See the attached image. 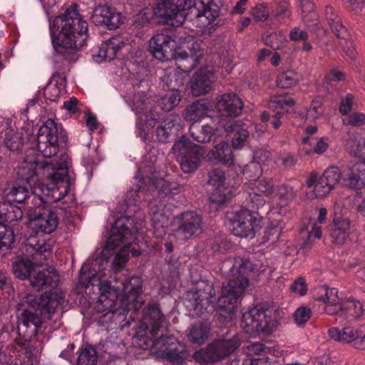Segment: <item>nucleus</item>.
Returning a JSON list of instances; mask_svg holds the SVG:
<instances>
[{
    "instance_id": "f257e3e1",
    "label": "nucleus",
    "mask_w": 365,
    "mask_h": 365,
    "mask_svg": "<svg viewBox=\"0 0 365 365\" xmlns=\"http://www.w3.org/2000/svg\"><path fill=\"white\" fill-rule=\"evenodd\" d=\"M69 162L66 156H61L59 160L36 162L24 161L16 169L17 179L25 182L32 188L31 183L37 180L36 168L39 167L43 170L48 182L46 188L51 192L49 194L53 201L63 198L68 192L70 187V178L68 176Z\"/></svg>"
},
{
    "instance_id": "f03ea898",
    "label": "nucleus",
    "mask_w": 365,
    "mask_h": 365,
    "mask_svg": "<svg viewBox=\"0 0 365 365\" xmlns=\"http://www.w3.org/2000/svg\"><path fill=\"white\" fill-rule=\"evenodd\" d=\"M53 26L60 29L58 36L52 38L55 51L68 61H76L77 52L88 39V24L78 13L77 6L68 8L64 14L57 16Z\"/></svg>"
},
{
    "instance_id": "7ed1b4c3",
    "label": "nucleus",
    "mask_w": 365,
    "mask_h": 365,
    "mask_svg": "<svg viewBox=\"0 0 365 365\" xmlns=\"http://www.w3.org/2000/svg\"><path fill=\"white\" fill-rule=\"evenodd\" d=\"M63 298L58 293L44 294L40 297L29 295L24 309L18 317L17 331L19 336H26L28 332L36 335L42 323L51 319L56 309L63 303Z\"/></svg>"
},
{
    "instance_id": "20e7f679",
    "label": "nucleus",
    "mask_w": 365,
    "mask_h": 365,
    "mask_svg": "<svg viewBox=\"0 0 365 365\" xmlns=\"http://www.w3.org/2000/svg\"><path fill=\"white\" fill-rule=\"evenodd\" d=\"M90 286H96L99 289L100 296L96 308L98 312H106L103 317L112 314L110 317L112 319L115 315L120 316L126 310L124 306L118 305V297L122 294L119 282L115 281L113 284L111 282H102L96 272L84 264L79 272L77 288L82 292Z\"/></svg>"
},
{
    "instance_id": "39448f33",
    "label": "nucleus",
    "mask_w": 365,
    "mask_h": 365,
    "mask_svg": "<svg viewBox=\"0 0 365 365\" xmlns=\"http://www.w3.org/2000/svg\"><path fill=\"white\" fill-rule=\"evenodd\" d=\"M253 270L254 264L250 259L242 260L238 268L232 269V277L227 285L222 286L221 296L218 299L221 314H234L235 304L248 285V274Z\"/></svg>"
},
{
    "instance_id": "423d86ee",
    "label": "nucleus",
    "mask_w": 365,
    "mask_h": 365,
    "mask_svg": "<svg viewBox=\"0 0 365 365\" xmlns=\"http://www.w3.org/2000/svg\"><path fill=\"white\" fill-rule=\"evenodd\" d=\"M240 344L239 334L235 331L228 330L206 348L195 351L193 357L200 364L217 362L232 354Z\"/></svg>"
},
{
    "instance_id": "0eeeda50",
    "label": "nucleus",
    "mask_w": 365,
    "mask_h": 365,
    "mask_svg": "<svg viewBox=\"0 0 365 365\" xmlns=\"http://www.w3.org/2000/svg\"><path fill=\"white\" fill-rule=\"evenodd\" d=\"M195 0H160L153 8V15L158 23L178 27L187 18L190 19V7Z\"/></svg>"
},
{
    "instance_id": "6e6552de",
    "label": "nucleus",
    "mask_w": 365,
    "mask_h": 365,
    "mask_svg": "<svg viewBox=\"0 0 365 365\" xmlns=\"http://www.w3.org/2000/svg\"><path fill=\"white\" fill-rule=\"evenodd\" d=\"M160 332L158 337L143 340L142 346L150 349L158 358L165 359L173 364L182 365L185 358V347L173 336H165Z\"/></svg>"
},
{
    "instance_id": "1a4fd4ad",
    "label": "nucleus",
    "mask_w": 365,
    "mask_h": 365,
    "mask_svg": "<svg viewBox=\"0 0 365 365\" xmlns=\"http://www.w3.org/2000/svg\"><path fill=\"white\" fill-rule=\"evenodd\" d=\"M273 309L262 304H258L243 314L241 327L247 334H256L262 332L270 334L277 325Z\"/></svg>"
},
{
    "instance_id": "9d476101",
    "label": "nucleus",
    "mask_w": 365,
    "mask_h": 365,
    "mask_svg": "<svg viewBox=\"0 0 365 365\" xmlns=\"http://www.w3.org/2000/svg\"><path fill=\"white\" fill-rule=\"evenodd\" d=\"M66 132L58 128L52 119H48L38 129L36 138L37 149L45 158L56 155L61 144L67 142Z\"/></svg>"
},
{
    "instance_id": "9b49d317",
    "label": "nucleus",
    "mask_w": 365,
    "mask_h": 365,
    "mask_svg": "<svg viewBox=\"0 0 365 365\" xmlns=\"http://www.w3.org/2000/svg\"><path fill=\"white\" fill-rule=\"evenodd\" d=\"M169 322L163 314L159 304H150L143 309V318L136 327L135 336L143 341L158 337L160 332L167 331Z\"/></svg>"
},
{
    "instance_id": "f8f14e48",
    "label": "nucleus",
    "mask_w": 365,
    "mask_h": 365,
    "mask_svg": "<svg viewBox=\"0 0 365 365\" xmlns=\"http://www.w3.org/2000/svg\"><path fill=\"white\" fill-rule=\"evenodd\" d=\"M133 236V220L130 217H120L113 223L110 235L107 239L105 245V250L111 251L122 244L129 247V252L133 257L140 256L141 252L134 248H130Z\"/></svg>"
},
{
    "instance_id": "ddd939ff",
    "label": "nucleus",
    "mask_w": 365,
    "mask_h": 365,
    "mask_svg": "<svg viewBox=\"0 0 365 365\" xmlns=\"http://www.w3.org/2000/svg\"><path fill=\"white\" fill-rule=\"evenodd\" d=\"M227 218L232 233L240 237H253L261 227L258 213L246 208L230 213Z\"/></svg>"
},
{
    "instance_id": "4468645a",
    "label": "nucleus",
    "mask_w": 365,
    "mask_h": 365,
    "mask_svg": "<svg viewBox=\"0 0 365 365\" xmlns=\"http://www.w3.org/2000/svg\"><path fill=\"white\" fill-rule=\"evenodd\" d=\"M340 181L344 185V167L341 170L336 166H331L320 177L312 173L306 183L308 187L313 188L312 191L317 198H324Z\"/></svg>"
},
{
    "instance_id": "2eb2a0df",
    "label": "nucleus",
    "mask_w": 365,
    "mask_h": 365,
    "mask_svg": "<svg viewBox=\"0 0 365 365\" xmlns=\"http://www.w3.org/2000/svg\"><path fill=\"white\" fill-rule=\"evenodd\" d=\"M190 296L197 314H211L215 310V291L212 284L203 281L198 282Z\"/></svg>"
},
{
    "instance_id": "dca6fc26",
    "label": "nucleus",
    "mask_w": 365,
    "mask_h": 365,
    "mask_svg": "<svg viewBox=\"0 0 365 365\" xmlns=\"http://www.w3.org/2000/svg\"><path fill=\"white\" fill-rule=\"evenodd\" d=\"M59 224L58 215L56 211L48 210L29 215L28 227L34 236H43L53 233Z\"/></svg>"
},
{
    "instance_id": "f3484780",
    "label": "nucleus",
    "mask_w": 365,
    "mask_h": 365,
    "mask_svg": "<svg viewBox=\"0 0 365 365\" xmlns=\"http://www.w3.org/2000/svg\"><path fill=\"white\" fill-rule=\"evenodd\" d=\"M123 298L121 305L127 311H138L143 306L144 302L140 295L143 292V280L139 277H133L124 279L119 283Z\"/></svg>"
},
{
    "instance_id": "a211bd4d",
    "label": "nucleus",
    "mask_w": 365,
    "mask_h": 365,
    "mask_svg": "<svg viewBox=\"0 0 365 365\" xmlns=\"http://www.w3.org/2000/svg\"><path fill=\"white\" fill-rule=\"evenodd\" d=\"M175 38L165 33H158L149 42V51L153 56L161 62L173 60L177 52Z\"/></svg>"
},
{
    "instance_id": "6ab92c4d",
    "label": "nucleus",
    "mask_w": 365,
    "mask_h": 365,
    "mask_svg": "<svg viewBox=\"0 0 365 365\" xmlns=\"http://www.w3.org/2000/svg\"><path fill=\"white\" fill-rule=\"evenodd\" d=\"M199 3L198 6L195 2L190 7V20L195 17L200 24V26L205 27L212 24L222 14L224 0H199Z\"/></svg>"
},
{
    "instance_id": "aec40b11",
    "label": "nucleus",
    "mask_w": 365,
    "mask_h": 365,
    "mask_svg": "<svg viewBox=\"0 0 365 365\" xmlns=\"http://www.w3.org/2000/svg\"><path fill=\"white\" fill-rule=\"evenodd\" d=\"M90 20L94 25L108 30H115L123 24L121 13L107 4L95 6Z\"/></svg>"
},
{
    "instance_id": "412c9836",
    "label": "nucleus",
    "mask_w": 365,
    "mask_h": 365,
    "mask_svg": "<svg viewBox=\"0 0 365 365\" xmlns=\"http://www.w3.org/2000/svg\"><path fill=\"white\" fill-rule=\"evenodd\" d=\"M178 227L173 230L174 236L185 241L202 232V218L195 212H185L176 217Z\"/></svg>"
},
{
    "instance_id": "4be33fe9",
    "label": "nucleus",
    "mask_w": 365,
    "mask_h": 365,
    "mask_svg": "<svg viewBox=\"0 0 365 365\" xmlns=\"http://www.w3.org/2000/svg\"><path fill=\"white\" fill-rule=\"evenodd\" d=\"M224 120L219 117H210L207 121L191 123L189 132L194 140L200 143H207L211 141L216 132L223 129Z\"/></svg>"
},
{
    "instance_id": "5701e85b",
    "label": "nucleus",
    "mask_w": 365,
    "mask_h": 365,
    "mask_svg": "<svg viewBox=\"0 0 365 365\" xmlns=\"http://www.w3.org/2000/svg\"><path fill=\"white\" fill-rule=\"evenodd\" d=\"M243 107L242 100L235 93H224L217 97L215 108L220 115L215 117L222 118L225 121H228L240 115Z\"/></svg>"
},
{
    "instance_id": "b1692460",
    "label": "nucleus",
    "mask_w": 365,
    "mask_h": 365,
    "mask_svg": "<svg viewBox=\"0 0 365 365\" xmlns=\"http://www.w3.org/2000/svg\"><path fill=\"white\" fill-rule=\"evenodd\" d=\"M36 236L30 234L25 243L26 253L23 254L31 260L37 267L41 266L50 257L51 252L50 245L43 240L36 242Z\"/></svg>"
},
{
    "instance_id": "393cba45",
    "label": "nucleus",
    "mask_w": 365,
    "mask_h": 365,
    "mask_svg": "<svg viewBox=\"0 0 365 365\" xmlns=\"http://www.w3.org/2000/svg\"><path fill=\"white\" fill-rule=\"evenodd\" d=\"M30 286L36 291L54 288L59 282V276L55 268L50 267L40 271L33 272L29 279Z\"/></svg>"
},
{
    "instance_id": "a878e982",
    "label": "nucleus",
    "mask_w": 365,
    "mask_h": 365,
    "mask_svg": "<svg viewBox=\"0 0 365 365\" xmlns=\"http://www.w3.org/2000/svg\"><path fill=\"white\" fill-rule=\"evenodd\" d=\"M182 120L180 115L171 113L163 118L161 124L156 129L158 141L168 143L177 136L178 132L182 128Z\"/></svg>"
},
{
    "instance_id": "bb28decb",
    "label": "nucleus",
    "mask_w": 365,
    "mask_h": 365,
    "mask_svg": "<svg viewBox=\"0 0 365 365\" xmlns=\"http://www.w3.org/2000/svg\"><path fill=\"white\" fill-rule=\"evenodd\" d=\"M208 176V184L216 187L209 198L210 206L217 208L223 205L228 200L225 194L221 193L225 180V175L221 169L215 168L209 172Z\"/></svg>"
},
{
    "instance_id": "cd10ccee",
    "label": "nucleus",
    "mask_w": 365,
    "mask_h": 365,
    "mask_svg": "<svg viewBox=\"0 0 365 365\" xmlns=\"http://www.w3.org/2000/svg\"><path fill=\"white\" fill-rule=\"evenodd\" d=\"M148 190L155 192L160 198L173 196L181 192L182 187L176 182L170 181L166 178L153 177L148 180Z\"/></svg>"
},
{
    "instance_id": "c85d7f7f",
    "label": "nucleus",
    "mask_w": 365,
    "mask_h": 365,
    "mask_svg": "<svg viewBox=\"0 0 365 365\" xmlns=\"http://www.w3.org/2000/svg\"><path fill=\"white\" fill-rule=\"evenodd\" d=\"M223 129L227 133H234L231 143L235 149L242 148L250 135L247 125L235 119L224 120Z\"/></svg>"
},
{
    "instance_id": "c756f323",
    "label": "nucleus",
    "mask_w": 365,
    "mask_h": 365,
    "mask_svg": "<svg viewBox=\"0 0 365 365\" xmlns=\"http://www.w3.org/2000/svg\"><path fill=\"white\" fill-rule=\"evenodd\" d=\"M36 267L24 255H16L11 259L12 273L20 280L29 279Z\"/></svg>"
},
{
    "instance_id": "7c9ffc66",
    "label": "nucleus",
    "mask_w": 365,
    "mask_h": 365,
    "mask_svg": "<svg viewBox=\"0 0 365 365\" xmlns=\"http://www.w3.org/2000/svg\"><path fill=\"white\" fill-rule=\"evenodd\" d=\"M211 78L213 73L211 71L200 70L197 71L191 80V91L193 96H199L207 93L212 83Z\"/></svg>"
},
{
    "instance_id": "2f4dec72",
    "label": "nucleus",
    "mask_w": 365,
    "mask_h": 365,
    "mask_svg": "<svg viewBox=\"0 0 365 365\" xmlns=\"http://www.w3.org/2000/svg\"><path fill=\"white\" fill-rule=\"evenodd\" d=\"M350 221L348 219L335 216L329 226V235L331 242L337 245H342L349 236Z\"/></svg>"
},
{
    "instance_id": "473e14b6",
    "label": "nucleus",
    "mask_w": 365,
    "mask_h": 365,
    "mask_svg": "<svg viewBox=\"0 0 365 365\" xmlns=\"http://www.w3.org/2000/svg\"><path fill=\"white\" fill-rule=\"evenodd\" d=\"M31 189L29 187V185H13L3 191L2 199L4 200V202L9 205L12 203H24L29 197Z\"/></svg>"
},
{
    "instance_id": "72a5a7b5",
    "label": "nucleus",
    "mask_w": 365,
    "mask_h": 365,
    "mask_svg": "<svg viewBox=\"0 0 365 365\" xmlns=\"http://www.w3.org/2000/svg\"><path fill=\"white\" fill-rule=\"evenodd\" d=\"M172 150L178 159L192 154H199L203 150L202 147L193 143L186 135L175 140Z\"/></svg>"
},
{
    "instance_id": "f704fd0d",
    "label": "nucleus",
    "mask_w": 365,
    "mask_h": 365,
    "mask_svg": "<svg viewBox=\"0 0 365 365\" xmlns=\"http://www.w3.org/2000/svg\"><path fill=\"white\" fill-rule=\"evenodd\" d=\"M138 112V118L137 122V127L140 130V133H143L144 135L146 132L153 128L158 120L160 115L153 108H150L149 110L143 111L137 107Z\"/></svg>"
},
{
    "instance_id": "c9c22d12",
    "label": "nucleus",
    "mask_w": 365,
    "mask_h": 365,
    "mask_svg": "<svg viewBox=\"0 0 365 365\" xmlns=\"http://www.w3.org/2000/svg\"><path fill=\"white\" fill-rule=\"evenodd\" d=\"M325 16L330 29L338 38H344L346 36H349L346 28L342 24L340 18L331 6H326Z\"/></svg>"
},
{
    "instance_id": "e433bc0d",
    "label": "nucleus",
    "mask_w": 365,
    "mask_h": 365,
    "mask_svg": "<svg viewBox=\"0 0 365 365\" xmlns=\"http://www.w3.org/2000/svg\"><path fill=\"white\" fill-rule=\"evenodd\" d=\"M124 43L118 38H112L103 42L98 50V56L104 61H111L116 57L117 53Z\"/></svg>"
},
{
    "instance_id": "4c0bfd02",
    "label": "nucleus",
    "mask_w": 365,
    "mask_h": 365,
    "mask_svg": "<svg viewBox=\"0 0 365 365\" xmlns=\"http://www.w3.org/2000/svg\"><path fill=\"white\" fill-rule=\"evenodd\" d=\"M341 320H356L364 314V309L359 301L349 299L342 302Z\"/></svg>"
},
{
    "instance_id": "58836bf2",
    "label": "nucleus",
    "mask_w": 365,
    "mask_h": 365,
    "mask_svg": "<svg viewBox=\"0 0 365 365\" xmlns=\"http://www.w3.org/2000/svg\"><path fill=\"white\" fill-rule=\"evenodd\" d=\"M358 329H354L351 327H344L340 329L336 327L330 328L328 331L329 336L334 341L341 343L349 344L357 338Z\"/></svg>"
},
{
    "instance_id": "ea45409f",
    "label": "nucleus",
    "mask_w": 365,
    "mask_h": 365,
    "mask_svg": "<svg viewBox=\"0 0 365 365\" xmlns=\"http://www.w3.org/2000/svg\"><path fill=\"white\" fill-rule=\"evenodd\" d=\"M212 156L224 165H230L233 164L234 158L232 151L229 144L221 141L217 144L210 152Z\"/></svg>"
},
{
    "instance_id": "a19ab883",
    "label": "nucleus",
    "mask_w": 365,
    "mask_h": 365,
    "mask_svg": "<svg viewBox=\"0 0 365 365\" xmlns=\"http://www.w3.org/2000/svg\"><path fill=\"white\" fill-rule=\"evenodd\" d=\"M207 107L200 101H196L186 106L183 112V117L187 121L200 123L199 121L205 115Z\"/></svg>"
},
{
    "instance_id": "79ce46f5",
    "label": "nucleus",
    "mask_w": 365,
    "mask_h": 365,
    "mask_svg": "<svg viewBox=\"0 0 365 365\" xmlns=\"http://www.w3.org/2000/svg\"><path fill=\"white\" fill-rule=\"evenodd\" d=\"M210 326L207 323L198 322L190 327L188 334L189 340L197 344H203L208 337Z\"/></svg>"
},
{
    "instance_id": "37998d69",
    "label": "nucleus",
    "mask_w": 365,
    "mask_h": 365,
    "mask_svg": "<svg viewBox=\"0 0 365 365\" xmlns=\"http://www.w3.org/2000/svg\"><path fill=\"white\" fill-rule=\"evenodd\" d=\"M162 81L164 86L171 91H178V89L184 85V78L178 70L167 72L162 77Z\"/></svg>"
},
{
    "instance_id": "c03bdc74",
    "label": "nucleus",
    "mask_w": 365,
    "mask_h": 365,
    "mask_svg": "<svg viewBox=\"0 0 365 365\" xmlns=\"http://www.w3.org/2000/svg\"><path fill=\"white\" fill-rule=\"evenodd\" d=\"M175 60L178 71L188 73L195 67V57L185 51L176 52Z\"/></svg>"
},
{
    "instance_id": "a18cd8bd",
    "label": "nucleus",
    "mask_w": 365,
    "mask_h": 365,
    "mask_svg": "<svg viewBox=\"0 0 365 365\" xmlns=\"http://www.w3.org/2000/svg\"><path fill=\"white\" fill-rule=\"evenodd\" d=\"M300 76L294 71H287L279 73L276 80L277 86L282 88H288L298 83Z\"/></svg>"
},
{
    "instance_id": "49530a36",
    "label": "nucleus",
    "mask_w": 365,
    "mask_h": 365,
    "mask_svg": "<svg viewBox=\"0 0 365 365\" xmlns=\"http://www.w3.org/2000/svg\"><path fill=\"white\" fill-rule=\"evenodd\" d=\"M204 155V150L200 151L199 154H192L188 156L182 157L180 161V168L185 173H190L195 171L200 165V158Z\"/></svg>"
},
{
    "instance_id": "de8ad7c7",
    "label": "nucleus",
    "mask_w": 365,
    "mask_h": 365,
    "mask_svg": "<svg viewBox=\"0 0 365 365\" xmlns=\"http://www.w3.org/2000/svg\"><path fill=\"white\" fill-rule=\"evenodd\" d=\"M181 101V96L178 91H170L163 96L158 101L162 110L170 111L176 107Z\"/></svg>"
},
{
    "instance_id": "09e8293b",
    "label": "nucleus",
    "mask_w": 365,
    "mask_h": 365,
    "mask_svg": "<svg viewBox=\"0 0 365 365\" xmlns=\"http://www.w3.org/2000/svg\"><path fill=\"white\" fill-rule=\"evenodd\" d=\"M98 361L96 350L93 346H86L77 359V365H95Z\"/></svg>"
},
{
    "instance_id": "8fccbe9b",
    "label": "nucleus",
    "mask_w": 365,
    "mask_h": 365,
    "mask_svg": "<svg viewBox=\"0 0 365 365\" xmlns=\"http://www.w3.org/2000/svg\"><path fill=\"white\" fill-rule=\"evenodd\" d=\"M264 43L274 50L282 48L286 43V36L281 31L273 32L264 38Z\"/></svg>"
},
{
    "instance_id": "3c124183",
    "label": "nucleus",
    "mask_w": 365,
    "mask_h": 365,
    "mask_svg": "<svg viewBox=\"0 0 365 365\" xmlns=\"http://www.w3.org/2000/svg\"><path fill=\"white\" fill-rule=\"evenodd\" d=\"M4 142L10 150H20L23 146L22 134L10 130L6 133Z\"/></svg>"
},
{
    "instance_id": "603ef678",
    "label": "nucleus",
    "mask_w": 365,
    "mask_h": 365,
    "mask_svg": "<svg viewBox=\"0 0 365 365\" xmlns=\"http://www.w3.org/2000/svg\"><path fill=\"white\" fill-rule=\"evenodd\" d=\"M302 143L304 144L313 145V150L305 151L307 155H309L312 152L317 154H322L325 152L328 148V144L324 141L323 138L317 139L307 136L302 139Z\"/></svg>"
},
{
    "instance_id": "864d4df0",
    "label": "nucleus",
    "mask_w": 365,
    "mask_h": 365,
    "mask_svg": "<svg viewBox=\"0 0 365 365\" xmlns=\"http://www.w3.org/2000/svg\"><path fill=\"white\" fill-rule=\"evenodd\" d=\"M320 291L324 292L322 296L315 297V300L323 302L324 303H337L339 302L338 290L336 288H329L327 286H322L319 288Z\"/></svg>"
},
{
    "instance_id": "5fc2aeb1",
    "label": "nucleus",
    "mask_w": 365,
    "mask_h": 365,
    "mask_svg": "<svg viewBox=\"0 0 365 365\" xmlns=\"http://www.w3.org/2000/svg\"><path fill=\"white\" fill-rule=\"evenodd\" d=\"M254 185L256 191L262 193L264 195L271 196L274 191V185L271 178H262L255 182Z\"/></svg>"
},
{
    "instance_id": "6e6d98bb",
    "label": "nucleus",
    "mask_w": 365,
    "mask_h": 365,
    "mask_svg": "<svg viewBox=\"0 0 365 365\" xmlns=\"http://www.w3.org/2000/svg\"><path fill=\"white\" fill-rule=\"evenodd\" d=\"M262 173V168L260 165V162L252 160L247 164L243 169V174L250 178L255 182Z\"/></svg>"
},
{
    "instance_id": "4d7b16f0",
    "label": "nucleus",
    "mask_w": 365,
    "mask_h": 365,
    "mask_svg": "<svg viewBox=\"0 0 365 365\" xmlns=\"http://www.w3.org/2000/svg\"><path fill=\"white\" fill-rule=\"evenodd\" d=\"M129 258V247L124 245L115 255L113 261V268L115 271H120L126 264Z\"/></svg>"
},
{
    "instance_id": "13d9d810",
    "label": "nucleus",
    "mask_w": 365,
    "mask_h": 365,
    "mask_svg": "<svg viewBox=\"0 0 365 365\" xmlns=\"http://www.w3.org/2000/svg\"><path fill=\"white\" fill-rule=\"evenodd\" d=\"M143 182H140V185H136V188H132L127 194V197H129L130 200H132L135 204L140 202L145 199V192L148 191L145 189V187L143 185Z\"/></svg>"
},
{
    "instance_id": "bf43d9fd",
    "label": "nucleus",
    "mask_w": 365,
    "mask_h": 365,
    "mask_svg": "<svg viewBox=\"0 0 365 365\" xmlns=\"http://www.w3.org/2000/svg\"><path fill=\"white\" fill-rule=\"evenodd\" d=\"M311 315L312 311L309 308L301 307L295 311L294 319L297 324H304L308 322Z\"/></svg>"
},
{
    "instance_id": "052dcab7",
    "label": "nucleus",
    "mask_w": 365,
    "mask_h": 365,
    "mask_svg": "<svg viewBox=\"0 0 365 365\" xmlns=\"http://www.w3.org/2000/svg\"><path fill=\"white\" fill-rule=\"evenodd\" d=\"M345 124L355 127L364 125H365V114L361 113H353L348 116Z\"/></svg>"
},
{
    "instance_id": "680f3d73",
    "label": "nucleus",
    "mask_w": 365,
    "mask_h": 365,
    "mask_svg": "<svg viewBox=\"0 0 365 365\" xmlns=\"http://www.w3.org/2000/svg\"><path fill=\"white\" fill-rule=\"evenodd\" d=\"M354 96L348 93L345 98H342L339 105V112L342 115H346L352 109Z\"/></svg>"
},
{
    "instance_id": "e2e57ef3",
    "label": "nucleus",
    "mask_w": 365,
    "mask_h": 365,
    "mask_svg": "<svg viewBox=\"0 0 365 365\" xmlns=\"http://www.w3.org/2000/svg\"><path fill=\"white\" fill-rule=\"evenodd\" d=\"M348 36H346L344 38H340V44L343 48L344 51L346 53V55L351 58L354 59L356 56V51L353 46V43L351 41L347 39Z\"/></svg>"
},
{
    "instance_id": "0e129e2a",
    "label": "nucleus",
    "mask_w": 365,
    "mask_h": 365,
    "mask_svg": "<svg viewBox=\"0 0 365 365\" xmlns=\"http://www.w3.org/2000/svg\"><path fill=\"white\" fill-rule=\"evenodd\" d=\"M252 14L257 21H264L269 17V12L263 4L257 5L252 9Z\"/></svg>"
},
{
    "instance_id": "69168bd1",
    "label": "nucleus",
    "mask_w": 365,
    "mask_h": 365,
    "mask_svg": "<svg viewBox=\"0 0 365 365\" xmlns=\"http://www.w3.org/2000/svg\"><path fill=\"white\" fill-rule=\"evenodd\" d=\"M326 306L324 307V311L327 314L329 315H336L338 317L339 319L341 321V311L342 310V303H325Z\"/></svg>"
},
{
    "instance_id": "338daca9",
    "label": "nucleus",
    "mask_w": 365,
    "mask_h": 365,
    "mask_svg": "<svg viewBox=\"0 0 365 365\" xmlns=\"http://www.w3.org/2000/svg\"><path fill=\"white\" fill-rule=\"evenodd\" d=\"M291 289L296 293H299L301 296L307 293V284L304 277H300L294 281L291 285Z\"/></svg>"
},
{
    "instance_id": "774afa93",
    "label": "nucleus",
    "mask_w": 365,
    "mask_h": 365,
    "mask_svg": "<svg viewBox=\"0 0 365 365\" xmlns=\"http://www.w3.org/2000/svg\"><path fill=\"white\" fill-rule=\"evenodd\" d=\"M357 338L354 339V346L357 349H365V326L358 329Z\"/></svg>"
}]
</instances>
